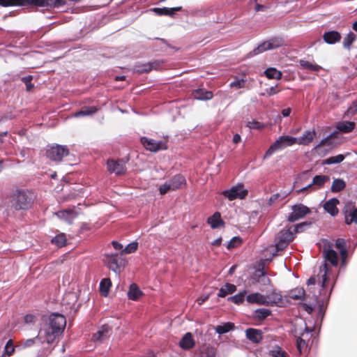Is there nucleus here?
<instances>
[{
  "mask_svg": "<svg viewBox=\"0 0 357 357\" xmlns=\"http://www.w3.org/2000/svg\"><path fill=\"white\" fill-rule=\"evenodd\" d=\"M140 141L146 150L152 152H157L167 149V143L165 141H156L146 137H141Z\"/></svg>",
  "mask_w": 357,
  "mask_h": 357,
  "instance_id": "10",
  "label": "nucleus"
},
{
  "mask_svg": "<svg viewBox=\"0 0 357 357\" xmlns=\"http://www.w3.org/2000/svg\"><path fill=\"white\" fill-rule=\"evenodd\" d=\"M15 348L11 340H9L4 348V353L1 357H10L14 352Z\"/></svg>",
  "mask_w": 357,
  "mask_h": 357,
  "instance_id": "50",
  "label": "nucleus"
},
{
  "mask_svg": "<svg viewBox=\"0 0 357 357\" xmlns=\"http://www.w3.org/2000/svg\"><path fill=\"white\" fill-rule=\"evenodd\" d=\"M318 276L321 278L322 287L325 288L328 287V283L334 278L331 273V268L326 264H324L319 269Z\"/></svg>",
  "mask_w": 357,
  "mask_h": 357,
  "instance_id": "14",
  "label": "nucleus"
},
{
  "mask_svg": "<svg viewBox=\"0 0 357 357\" xmlns=\"http://www.w3.org/2000/svg\"><path fill=\"white\" fill-rule=\"evenodd\" d=\"M355 123L352 121H341L337 123V129L340 132H349L353 130L354 128Z\"/></svg>",
  "mask_w": 357,
  "mask_h": 357,
  "instance_id": "36",
  "label": "nucleus"
},
{
  "mask_svg": "<svg viewBox=\"0 0 357 357\" xmlns=\"http://www.w3.org/2000/svg\"><path fill=\"white\" fill-rule=\"evenodd\" d=\"M305 290L301 287H297L294 289H292L289 293V298L294 300L303 301L305 298Z\"/></svg>",
  "mask_w": 357,
  "mask_h": 357,
  "instance_id": "37",
  "label": "nucleus"
},
{
  "mask_svg": "<svg viewBox=\"0 0 357 357\" xmlns=\"http://www.w3.org/2000/svg\"><path fill=\"white\" fill-rule=\"evenodd\" d=\"M345 188V182L342 179H335L331 185V190L333 192L341 191Z\"/></svg>",
  "mask_w": 357,
  "mask_h": 357,
  "instance_id": "43",
  "label": "nucleus"
},
{
  "mask_svg": "<svg viewBox=\"0 0 357 357\" xmlns=\"http://www.w3.org/2000/svg\"><path fill=\"white\" fill-rule=\"evenodd\" d=\"M246 301L250 304H257L259 305L266 306V300H265V294H261L259 292L248 294L246 296Z\"/></svg>",
  "mask_w": 357,
  "mask_h": 357,
  "instance_id": "18",
  "label": "nucleus"
},
{
  "mask_svg": "<svg viewBox=\"0 0 357 357\" xmlns=\"http://www.w3.org/2000/svg\"><path fill=\"white\" fill-rule=\"evenodd\" d=\"M199 357H215V350L212 347H205L201 351Z\"/></svg>",
  "mask_w": 357,
  "mask_h": 357,
  "instance_id": "54",
  "label": "nucleus"
},
{
  "mask_svg": "<svg viewBox=\"0 0 357 357\" xmlns=\"http://www.w3.org/2000/svg\"><path fill=\"white\" fill-rule=\"evenodd\" d=\"M246 337L255 343L259 342L262 339V333L259 329L248 328L245 331Z\"/></svg>",
  "mask_w": 357,
  "mask_h": 357,
  "instance_id": "27",
  "label": "nucleus"
},
{
  "mask_svg": "<svg viewBox=\"0 0 357 357\" xmlns=\"http://www.w3.org/2000/svg\"><path fill=\"white\" fill-rule=\"evenodd\" d=\"M45 322L49 324L47 328H54L51 333L44 332L50 340H56L63 333L66 324V318L60 314H51Z\"/></svg>",
  "mask_w": 357,
  "mask_h": 357,
  "instance_id": "2",
  "label": "nucleus"
},
{
  "mask_svg": "<svg viewBox=\"0 0 357 357\" xmlns=\"http://www.w3.org/2000/svg\"><path fill=\"white\" fill-rule=\"evenodd\" d=\"M56 215L59 218L62 219L68 223H71L77 216L75 211L72 209L59 211L56 213Z\"/></svg>",
  "mask_w": 357,
  "mask_h": 357,
  "instance_id": "24",
  "label": "nucleus"
},
{
  "mask_svg": "<svg viewBox=\"0 0 357 357\" xmlns=\"http://www.w3.org/2000/svg\"><path fill=\"white\" fill-rule=\"evenodd\" d=\"M345 222L348 225L352 222L357 224V207L346 214Z\"/></svg>",
  "mask_w": 357,
  "mask_h": 357,
  "instance_id": "42",
  "label": "nucleus"
},
{
  "mask_svg": "<svg viewBox=\"0 0 357 357\" xmlns=\"http://www.w3.org/2000/svg\"><path fill=\"white\" fill-rule=\"evenodd\" d=\"M236 290V287L230 283L225 284L223 287H222L218 294L219 297H225L228 294H233Z\"/></svg>",
  "mask_w": 357,
  "mask_h": 357,
  "instance_id": "35",
  "label": "nucleus"
},
{
  "mask_svg": "<svg viewBox=\"0 0 357 357\" xmlns=\"http://www.w3.org/2000/svg\"><path fill=\"white\" fill-rule=\"evenodd\" d=\"M301 67L310 72H318L321 69V67L313 62L301 59L299 61Z\"/></svg>",
  "mask_w": 357,
  "mask_h": 357,
  "instance_id": "32",
  "label": "nucleus"
},
{
  "mask_svg": "<svg viewBox=\"0 0 357 357\" xmlns=\"http://www.w3.org/2000/svg\"><path fill=\"white\" fill-rule=\"evenodd\" d=\"M68 153L69 150L66 146L58 144L50 147L46 151L47 157L54 161H61Z\"/></svg>",
  "mask_w": 357,
  "mask_h": 357,
  "instance_id": "7",
  "label": "nucleus"
},
{
  "mask_svg": "<svg viewBox=\"0 0 357 357\" xmlns=\"http://www.w3.org/2000/svg\"><path fill=\"white\" fill-rule=\"evenodd\" d=\"M339 204V200L336 198H332L324 204V210L332 216H335L338 213V208L337 205Z\"/></svg>",
  "mask_w": 357,
  "mask_h": 357,
  "instance_id": "21",
  "label": "nucleus"
},
{
  "mask_svg": "<svg viewBox=\"0 0 357 357\" xmlns=\"http://www.w3.org/2000/svg\"><path fill=\"white\" fill-rule=\"evenodd\" d=\"M104 261L109 269L115 273L119 272V266L118 264L117 255L110 254L104 256Z\"/></svg>",
  "mask_w": 357,
  "mask_h": 357,
  "instance_id": "20",
  "label": "nucleus"
},
{
  "mask_svg": "<svg viewBox=\"0 0 357 357\" xmlns=\"http://www.w3.org/2000/svg\"><path fill=\"white\" fill-rule=\"evenodd\" d=\"M345 241L343 238H337L335 243V245L337 249L339 250L342 257V265L345 266V259L347 255V250L345 248Z\"/></svg>",
  "mask_w": 357,
  "mask_h": 357,
  "instance_id": "30",
  "label": "nucleus"
},
{
  "mask_svg": "<svg viewBox=\"0 0 357 357\" xmlns=\"http://www.w3.org/2000/svg\"><path fill=\"white\" fill-rule=\"evenodd\" d=\"M208 223L211 225V228H218L223 225V221L219 213H215L212 216L208 218Z\"/></svg>",
  "mask_w": 357,
  "mask_h": 357,
  "instance_id": "34",
  "label": "nucleus"
},
{
  "mask_svg": "<svg viewBox=\"0 0 357 357\" xmlns=\"http://www.w3.org/2000/svg\"><path fill=\"white\" fill-rule=\"evenodd\" d=\"M138 243L137 242H132L129 243L124 249L122 250L121 254L126 255L135 252L137 249Z\"/></svg>",
  "mask_w": 357,
  "mask_h": 357,
  "instance_id": "53",
  "label": "nucleus"
},
{
  "mask_svg": "<svg viewBox=\"0 0 357 357\" xmlns=\"http://www.w3.org/2000/svg\"><path fill=\"white\" fill-rule=\"evenodd\" d=\"M186 185V180L181 174H176L170 180L162 184L158 190L160 194L163 195L169 191L181 189Z\"/></svg>",
  "mask_w": 357,
  "mask_h": 357,
  "instance_id": "4",
  "label": "nucleus"
},
{
  "mask_svg": "<svg viewBox=\"0 0 357 357\" xmlns=\"http://www.w3.org/2000/svg\"><path fill=\"white\" fill-rule=\"evenodd\" d=\"M31 2L38 5L39 6H56L57 4L58 0H31Z\"/></svg>",
  "mask_w": 357,
  "mask_h": 357,
  "instance_id": "51",
  "label": "nucleus"
},
{
  "mask_svg": "<svg viewBox=\"0 0 357 357\" xmlns=\"http://www.w3.org/2000/svg\"><path fill=\"white\" fill-rule=\"evenodd\" d=\"M107 165V169L110 173H114L116 175H120L126 172V165L122 160H108Z\"/></svg>",
  "mask_w": 357,
  "mask_h": 357,
  "instance_id": "15",
  "label": "nucleus"
},
{
  "mask_svg": "<svg viewBox=\"0 0 357 357\" xmlns=\"http://www.w3.org/2000/svg\"><path fill=\"white\" fill-rule=\"evenodd\" d=\"M241 243V238H239L238 236H234L228 243L227 248L228 249H231V248H236L238 245H240Z\"/></svg>",
  "mask_w": 357,
  "mask_h": 357,
  "instance_id": "56",
  "label": "nucleus"
},
{
  "mask_svg": "<svg viewBox=\"0 0 357 357\" xmlns=\"http://www.w3.org/2000/svg\"><path fill=\"white\" fill-rule=\"evenodd\" d=\"M296 333L298 334V332H296ZM299 335H300V337H298L297 341H296V347H297V349L299 351V353L301 354L302 349L306 347V342H305L306 340H308L311 337V335L306 326H305V331L302 333H299Z\"/></svg>",
  "mask_w": 357,
  "mask_h": 357,
  "instance_id": "23",
  "label": "nucleus"
},
{
  "mask_svg": "<svg viewBox=\"0 0 357 357\" xmlns=\"http://www.w3.org/2000/svg\"><path fill=\"white\" fill-rule=\"evenodd\" d=\"M21 0H0V5L10 6L20 3Z\"/></svg>",
  "mask_w": 357,
  "mask_h": 357,
  "instance_id": "60",
  "label": "nucleus"
},
{
  "mask_svg": "<svg viewBox=\"0 0 357 357\" xmlns=\"http://www.w3.org/2000/svg\"><path fill=\"white\" fill-rule=\"evenodd\" d=\"M296 137H294L289 135H282L279 137L278 139L266 151L264 155V159H268L275 152L279 150L296 144Z\"/></svg>",
  "mask_w": 357,
  "mask_h": 357,
  "instance_id": "3",
  "label": "nucleus"
},
{
  "mask_svg": "<svg viewBox=\"0 0 357 357\" xmlns=\"http://www.w3.org/2000/svg\"><path fill=\"white\" fill-rule=\"evenodd\" d=\"M234 328V324L230 322L225 323L223 325L217 326L215 331L218 334L226 333Z\"/></svg>",
  "mask_w": 357,
  "mask_h": 357,
  "instance_id": "41",
  "label": "nucleus"
},
{
  "mask_svg": "<svg viewBox=\"0 0 357 357\" xmlns=\"http://www.w3.org/2000/svg\"><path fill=\"white\" fill-rule=\"evenodd\" d=\"M181 7H176L172 8H154V11L159 15H172L174 11L181 10Z\"/></svg>",
  "mask_w": 357,
  "mask_h": 357,
  "instance_id": "46",
  "label": "nucleus"
},
{
  "mask_svg": "<svg viewBox=\"0 0 357 357\" xmlns=\"http://www.w3.org/2000/svg\"><path fill=\"white\" fill-rule=\"evenodd\" d=\"M316 136L314 130H307L300 137H296V144L300 145H308Z\"/></svg>",
  "mask_w": 357,
  "mask_h": 357,
  "instance_id": "19",
  "label": "nucleus"
},
{
  "mask_svg": "<svg viewBox=\"0 0 357 357\" xmlns=\"http://www.w3.org/2000/svg\"><path fill=\"white\" fill-rule=\"evenodd\" d=\"M265 300H266L267 302L266 306L282 307L284 305V300L282 294L274 288L266 291Z\"/></svg>",
  "mask_w": 357,
  "mask_h": 357,
  "instance_id": "9",
  "label": "nucleus"
},
{
  "mask_svg": "<svg viewBox=\"0 0 357 357\" xmlns=\"http://www.w3.org/2000/svg\"><path fill=\"white\" fill-rule=\"evenodd\" d=\"M36 317L31 314H27L24 317V321L26 324H33L36 321Z\"/></svg>",
  "mask_w": 357,
  "mask_h": 357,
  "instance_id": "63",
  "label": "nucleus"
},
{
  "mask_svg": "<svg viewBox=\"0 0 357 357\" xmlns=\"http://www.w3.org/2000/svg\"><path fill=\"white\" fill-rule=\"evenodd\" d=\"M127 295L130 300L137 301L142 296L143 293L135 283H132L129 287Z\"/></svg>",
  "mask_w": 357,
  "mask_h": 357,
  "instance_id": "26",
  "label": "nucleus"
},
{
  "mask_svg": "<svg viewBox=\"0 0 357 357\" xmlns=\"http://www.w3.org/2000/svg\"><path fill=\"white\" fill-rule=\"evenodd\" d=\"M246 83V79L241 78V79H235L234 81H232L229 84V86L231 88H234L236 89H242L245 86V84Z\"/></svg>",
  "mask_w": 357,
  "mask_h": 357,
  "instance_id": "52",
  "label": "nucleus"
},
{
  "mask_svg": "<svg viewBox=\"0 0 357 357\" xmlns=\"http://www.w3.org/2000/svg\"><path fill=\"white\" fill-rule=\"evenodd\" d=\"M222 195L230 201L236 199H243L247 196L248 190L244 188L243 185L238 184L229 190L223 191Z\"/></svg>",
  "mask_w": 357,
  "mask_h": 357,
  "instance_id": "8",
  "label": "nucleus"
},
{
  "mask_svg": "<svg viewBox=\"0 0 357 357\" xmlns=\"http://www.w3.org/2000/svg\"><path fill=\"white\" fill-rule=\"evenodd\" d=\"M284 41L282 38L275 37L271 38L267 41H264L259 44L253 51L250 53L252 55L261 54L267 50H271L284 45Z\"/></svg>",
  "mask_w": 357,
  "mask_h": 357,
  "instance_id": "5",
  "label": "nucleus"
},
{
  "mask_svg": "<svg viewBox=\"0 0 357 357\" xmlns=\"http://www.w3.org/2000/svg\"><path fill=\"white\" fill-rule=\"evenodd\" d=\"M344 159V156L342 154H339L335 156H331L326 160H325L323 162L324 165H333L338 164L342 162Z\"/></svg>",
  "mask_w": 357,
  "mask_h": 357,
  "instance_id": "44",
  "label": "nucleus"
},
{
  "mask_svg": "<svg viewBox=\"0 0 357 357\" xmlns=\"http://www.w3.org/2000/svg\"><path fill=\"white\" fill-rule=\"evenodd\" d=\"M76 301V296L74 293L68 292L64 295L63 302L68 305H73Z\"/></svg>",
  "mask_w": 357,
  "mask_h": 357,
  "instance_id": "55",
  "label": "nucleus"
},
{
  "mask_svg": "<svg viewBox=\"0 0 357 357\" xmlns=\"http://www.w3.org/2000/svg\"><path fill=\"white\" fill-rule=\"evenodd\" d=\"M195 344V342L190 333H186L179 342L180 347L185 350H189L192 349L194 347Z\"/></svg>",
  "mask_w": 357,
  "mask_h": 357,
  "instance_id": "22",
  "label": "nucleus"
},
{
  "mask_svg": "<svg viewBox=\"0 0 357 357\" xmlns=\"http://www.w3.org/2000/svg\"><path fill=\"white\" fill-rule=\"evenodd\" d=\"M49 326V324L46 323L45 321L43 323L42 328L39 331L38 335L37 337H38L42 342H47V344H50L53 342L55 340H50L49 339V337L45 334V333H43V332H47L48 333H51V332L54 330L53 328H47Z\"/></svg>",
  "mask_w": 357,
  "mask_h": 357,
  "instance_id": "25",
  "label": "nucleus"
},
{
  "mask_svg": "<svg viewBox=\"0 0 357 357\" xmlns=\"http://www.w3.org/2000/svg\"><path fill=\"white\" fill-rule=\"evenodd\" d=\"M271 314V311L267 308H258L252 313V318L256 321H263Z\"/></svg>",
  "mask_w": 357,
  "mask_h": 357,
  "instance_id": "28",
  "label": "nucleus"
},
{
  "mask_svg": "<svg viewBox=\"0 0 357 357\" xmlns=\"http://www.w3.org/2000/svg\"><path fill=\"white\" fill-rule=\"evenodd\" d=\"M265 75L268 79H280L282 78V73L281 71L278 70L275 68H269L264 71Z\"/></svg>",
  "mask_w": 357,
  "mask_h": 357,
  "instance_id": "39",
  "label": "nucleus"
},
{
  "mask_svg": "<svg viewBox=\"0 0 357 357\" xmlns=\"http://www.w3.org/2000/svg\"><path fill=\"white\" fill-rule=\"evenodd\" d=\"M247 126L251 129H260L261 128L260 123L257 121L248 122Z\"/></svg>",
  "mask_w": 357,
  "mask_h": 357,
  "instance_id": "62",
  "label": "nucleus"
},
{
  "mask_svg": "<svg viewBox=\"0 0 357 357\" xmlns=\"http://www.w3.org/2000/svg\"><path fill=\"white\" fill-rule=\"evenodd\" d=\"M111 285L112 282L109 278H104L100 281V291L102 296H107L108 295Z\"/></svg>",
  "mask_w": 357,
  "mask_h": 357,
  "instance_id": "38",
  "label": "nucleus"
},
{
  "mask_svg": "<svg viewBox=\"0 0 357 357\" xmlns=\"http://www.w3.org/2000/svg\"><path fill=\"white\" fill-rule=\"evenodd\" d=\"M357 113V100L353 102L352 105L347 109L345 112L347 116H353Z\"/></svg>",
  "mask_w": 357,
  "mask_h": 357,
  "instance_id": "57",
  "label": "nucleus"
},
{
  "mask_svg": "<svg viewBox=\"0 0 357 357\" xmlns=\"http://www.w3.org/2000/svg\"><path fill=\"white\" fill-rule=\"evenodd\" d=\"M98 110V108L95 106H91V107H84L79 112L75 113L72 115L73 117H79V116H90L96 112H97Z\"/></svg>",
  "mask_w": 357,
  "mask_h": 357,
  "instance_id": "33",
  "label": "nucleus"
},
{
  "mask_svg": "<svg viewBox=\"0 0 357 357\" xmlns=\"http://www.w3.org/2000/svg\"><path fill=\"white\" fill-rule=\"evenodd\" d=\"M310 213V209L303 205L297 204L292 207V212L288 217L289 222H294L298 219L303 218L306 214Z\"/></svg>",
  "mask_w": 357,
  "mask_h": 357,
  "instance_id": "13",
  "label": "nucleus"
},
{
  "mask_svg": "<svg viewBox=\"0 0 357 357\" xmlns=\"http://www.w3.org/2000/svg\"><path fill=\"white\" fill-rule=\"evenodd\" d=\"M314 306H315L314 305H311V304H310V305L306 304V303L303 304V307L309 314H310L313 311Z\"/></svg>",
  "mask_w": 357,
  "mask_h": 357,
  "instance_id": "64",
  "label": "nucleus"
},
{
  "mask_svg": "<svg viewBox=\"0 0 357 357\" xmlns=\"http://www.w3.org/2000/svg\"><path fill=\"white\" fill-rule=\"evenodd\" d=\"M257 282L260 284L261 285L266 287L271 284V280L266 275V273L263 271H261L257 275Z\"/></svg>",
  "mask_w": 357,
  "mask_h": 357,
  "instance_id": "45",
  "label": "nucleus"
},
{
  "mask_svg": "<svg viewBox=\"0 0 357 357\" xmlns=\"http://www.w3.org/2000/svg\"><path fill=\"white\" fill-rule=\"evenodd\" d=\"M324 243L325 247L323 249L324 256L326 260L330 261L333 266H336L338 264V255L337 252L334 250L331 249L328 245H326L327 242Z\"/></svg>",
  "mask_w": 357,
  "mask_h": 357,
  "instance_id": "17",
  "label": "nucleus"
},
{
  "mask_svg": "<svg viewBox=\"0 0 357 357\" xmlns=\"http://www.w3.org/2000/svg\"><path fill=\"white\" fill-rule=\"evenodd\" d=\"M307 225V223L303 222L296 225L294 228V231L289 229L280 231L276 237L275 252L283 250L294 238V233L302 231L304 227Z\"/></svg>",
  "mask_w": 357,
  "mask_h": 357,
  "instance_id": "1",
  "label": "nucleus"
},
{
  "mask_svg": "<svg viewBox=\"0 0 357 357\" xmlns=\"http://www.w3.org/2000/svg\"><path fill=\"white\" fill-rule=\"evenodd\" d=\"M193 96L197 100H207L213 98V93L204 89H199L193 93Z\"/></svg>",
  "mask_w": 357,
  "mask_h": 357,
  "instance_id": "31",
  "label": "nucleus"
},
{
  "mask_svg": "<svg viewBox=\"0 0 357 357\" xmlns=\"http://www.w3.org/2000/svg\"><path fill=\"white\" fill-rule=\"evenodd\" d=\"M324 40L326 43L334 44L340 41L341 38L340 34L337 31H331L326 32L323 36Z\"/></svg>",
  "mask_w": 357,
  "mask_h": 357,
  "instance_id": "29",
  "label": "nucleus"
},
{
  "mask_svg": "<svg viewBox=\"0 0 357 357\" xmlns=\"http://www.w3.org/2000/svg\"><path fill=\"white\" fill-rule=\"evenodd\" d=\"M330 181V177L326 175H317L315 176L312 182L307 185L306 186L299 189L298 190V193L304 192L305 190L308 189H311L313 186H315L316 188H314V190L317 188H322L326 183Z\"/></svg>",
  "mask_w": 357,
  "mask_h": 357,
  "instance_id": "12",
  "label": "nucleus"
},
{
  "mask_svg": "<svg viewBox=\"0 0 357 357\" xmlns=\"http://www.w3.org/2000/svg\"><path fill=\"white\" fill-rule=\"evenodd\" d=\"M332 135L323 139L314 149L313 151L318 155L323 157L330 152L335 145L331 140Z\"/></svg>",
  "mask_w": 357,
  "mask_h": 357,
  "instance_id": "11",
  "label": "nucleus"
},
{
  "mask_svg": "<svg viewBox=\"0 0 357 357\" xmlns=\"http://www.w3.org/2000/svg\"><path fill=\"white\" fill-rule=\"evenodd\" d=\"M157 66H158L157 62H151V63H144L142 66H138L137 68L136 69V70L139 73H148L153 69H155L157 68Z\"/></svg>",
  "mask_w": 357,
  "mask_h": 357,
  "instance_id": "40",
  "label": "nucleus"
},
{
  "mask_svg": "<svg viewBox=\"0 0 357 357\" xmlns=\"http://www.w3.org/2000/svg\"><path fill=\"white\" fill-rule=\"evenodd\" d=\"M38 337H36V339ZM35 340H36V338H31V339H27L26 340H24V341L22 342V345L24 347H31V346H32L34 344Z\"/></svg>",
  "mask_w": 357,
  "mask_h": 357,
  "instance_id": "61",
  "label": "nucleus"
},
{
  "mask_svg": "<svg viewBox=\"0 0 357 357\" xmlns=\"http://www.w3.org/2000/svg\"><path fill=\"white\" fill-rule=\"evenodd\" d=\"M271 356L273 357H287L288 355L286 352L280 349H276L271 351Z\"/></svg>",
  "mask_w": 357,
  "mask_h": 357,
  "instance_id": "59",
  "label": "nucleus"
},
{
  "mask_svg": "<svg viewBox=\"0 0 357 357\" xmlns=\"http://www.w3.org/2000/svg\"><path fill=\"white\" fill-rule=\"evenodd\" d=\"M111 328L107 325L102 326L92 336L94 342H102L109 335Z\"/></svg>",
  "mask_w": 357,
  "mask_h": 357,
  "instance_id": "16",
  "label": "nucleus"
},
{
  "mask_svg": "<svg viewBox=\"0 0 357 357\" xmlns=\"http://www.w3.org/2000/svg\"><path fill=\"white\" fill-rule=\"evenodd\" d=\"M22 80L26 84L27 91H30L33 89V85L31 84V81L32 80V76L29 75V76L23 77L22 78Z\"/></svg>",
  "mask_w": 357,
  "mask_h": 357,
  "instance_id": "58",
  "label": "nucleus"
},
{
  "mask_svg": "<svg viewBox=\"0 0 357 357\" xmlns=\"http://www.w3.org/2000/svg\"><path fill=\"white\" fill-rule=\"evenodd\" d=\"M31 203V197L25 191L19 190L13 196V206L16 209H26Z\"/></svg>",
  "mask_w": 357,
  "mask_h": 357,
  "instance_id": "6",
  "label": "nucleus"
},
{
  "mask_svg": "<svg viewBox=\"0 0 357 357\" xmlns=\"http://www.w3.org/2000/svg\"><path fill=\"white\" fill-rule=\"evenodd\" d=\"M356 35L354 34L353 32H349L347 36L344 38L343 40V46L345 48H350V46L353 43V42L356 40Z\"/></svg>",
  "mask_w": 357,
  "mask_h": 357,
  "instance_id": "49",
  "label": "nucleus"
},
{
  "mask_svg": "<svg viewBox=\"0 0 357 357\" xmlns=\"http://www.w3.org/2000/svg\"><path fill=\"white\" fill-rule=\"evenodd\" d=\"M246 293V291H243L238 294L229 297L228 300L234 303L235 304H241L243 302Z\"/></svg>",
  "mask_w": 357,
  "mask_h": 357,
  "instance_id": "48",
  "label": "nucleus"
},
{
  "mask_svg": "<svg viewBox=\"0 0 357 357\" xmlns=\"http://www.w3.org/2000/svg\"><path fill=\"white\" fill-rule=\"evenodd\" d=\"M52 243L56 244L58 247H63L66 245V237L64 234H59L52 239Z\"/></svg>",
  "mask_w": 357,
  "mask_h": 357,
  "instance_id": "47",
  "label": "nucleus"
}]
</instances>
